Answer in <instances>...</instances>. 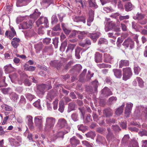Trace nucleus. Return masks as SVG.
Masks as SVG:
<instances>
[{"mask_svg": "<svg viewBox=\"0 0 147 147\" xmlns=\"http://www.w3.org/2000/svg\"><path fill=\"white\" fill-rule=\"evenodd\" d=\"M56 122L55 118L52 117H47L45 119L44 129L45 131L51 130L53 127Z\"/></svg>", "mask_w": 147, "mask_h": 147, "instance_id": "1", "label": "nucleus"}, {"mask_svg": "<svg viewBox=\"0 0 147 147\" xmlns=\"http://www.w3.org/2000/svg\"><path fill=\"white\" fill-rule=\"evenodd\" d=\"M123 79L126 81L129 79L132 75V74L131 68L127 67L123 69Z\"/></svg>", "mask_w": 147, "mask_h": 147, "instance_id": "2", "label": "nucleus"}, {"mask_svg": "<svg viewBox=\"0 0 147 147\" xmlns=\"http://www.w3.org/2000/svg\"><path fill=\"white\" fill-rule=\"evenodd\" d=\"M43 118L41 116H37L34 118V122L35 125L40 130L43 128Z\"/></svg>", "mask_w": 147, "mask_h": 147, "instance_id": "3", "label": "nucleus"}, {"mask_svg": "<svg viewBox=\"0 0 147 147\" xmlns=\"http://www.w3.org/2000/svg\"><path fill=\"white\" fill-rule=\"evenodd\" d=\"M58 127L59 128V129L64 127L68 128L67 123L66 120L64 118H60L59 119L56 126V128Z\"/></svg>", "mask_w": 147, "mask_h": 147, "instance_id": "4", "label": "nucleus"}, {"mask_svg": "<svg viewBox=\"0 0 147 147\" xmlns=\"http://www.w3.org/2000/svg\"><path fill=\"white\" fill-rule=\"evenodd\" d=\"M43 23L45 25L46 28L49 27L48 20L46 17H41L36 22L38 27L40 24H42Z\"/></svg>", "mask_w": 147, "mask_h": 147, "instance_id": "5", "label": "nucleus"}, {"mask_svg": "<svg viewBox=\"0 0 147 147\" xmlns=\"http://www.w3.org/2000/svg\"><path fill=\"white\" fill-rule=\"evenodd\" d=\"M122 45L125 48L129 47L130 49H131L134 47V42L131 38H128L125 40Z\"/></svg>", "mask_w": 147, "mask_h": 147, "instance_id": "6", "label": "nucleus"}, {"mask_svg": "<svg viewBox=\"0 0 147 147\" xmlns=\"http://www.w3.org/2000/svg\"><path fill=\"white\" fill-rule=\"evenodd\" d=\"M33 24L32 22L30 20L27 22H24L20 24L19 26L20 29H26L31 28Z\"/></svg>", "mask_w": 147, "mask_h": 147, "instance_id": "7", "label": "nucleus"}, {"mask_svg": "<svg viewBox=\"0 0 147 147\" xmlns=\"http://www.w3.org/2000/svg\"><path fill=\"white\" fill-rule=\"evenodd\" d=\"M133 106V104L130 102L126 104L125 114L127 117H128L131 113Z\"/></svg>", "mask_w": 147, "mask_h": 147, "instance_id": "8", "label": "nucleus"}, {"mask_svg": "<svg viewBox=\"0 0 147 147\" xmlns=\"http://www.w3.org/2000/svg\"><path fill=\"white\" fill-rule=\"evenodd\" d=\"M114 61V57L109 54L105 53L104 54V61L105 62L112 63Z\"/></svg>", "mask_w": 147, "mask_h": 147, "instance_id": "9", "label": "nucleus"}, {"mask_svg": "<svg viewBox=\"0 0 147 147\" xmlns=\"http://www.w3.org/2000/svg\"><path fill=\"white\" fill-rule=\"evenodd\" d=\"M89 13V16L87 20V25L90 26L91 25V22L93 21L94 20V11L92 10H90Z\"/></svg>", "mask_w": 147, "mask_h": 147, "instance_id": "10", "label": "nucleus"}, {"mask_svg": "<svg viewBox=\"0 0 147 147\" xmlns=\"http://www.w3.org/2000/svg\"><path fill=\"white\" fill-rule=\"evenodd\" d=\"M115 76L117 78H120L122 76L121 70L119 69H114L113 70Z\"/></svg>", "mask_w": 147, "mask_h": 147, "instance_id": "11", "label": "nucleus"}, {"mask_svg": "<svg viewBox=\"0 0 147 147\" xmlns=\"http://www.w3.org/2000/svg\"><path fill=\"white\" fill-rule=\"evenodd\" d=\"M100 34H101L100 32H97L95 33L90 34V37L93 41L96 42Z\"/></svg>", "mask_w": 147, "mask_h": 147, "instance_id": "12", "label": "nucleus"}, {"mask_svg": "<svg viewBox=\"0 0 147 147\" xmlns=\"http://www.w3.org/2000/svg\"><path fill=\"white\" fill-rule=\"evenodd\" d=\"M95 61L97 63H100L102 62V55L98 52L96 53L95 54Z\"/></svg>", "mask_w": 147, "mask_h": 147, "instance_id": "13", "label": "nucleus"}, {"mask_svg": "<svg viewBox=\"0 0 147 147\" xmlns=\"http://www.w3.org/2000/svg\"><path fill=\"white\" fill-rule=\"evenodd\" d=\"M5 73L6 74L10 73L13 70V68L11 64H9L5 66L4 67Z\"/></svg>", "mask_w": 147, "mask_h": 147, "instance_id": "14", "label": "nucleus"}, {"mask_svg": "<svg viewBox=\"0 0 147 147\" xmlns=\"http://www.w3.org/2000/svg\"><path fill=\"white\" fill-rule=\"evenodd\" d=\"M129 62L128 61L125 60H121L119 63V68H121L124 66H126L129 65Z\"/></svg>", "mask_w": 147, "mask_h": 147, "instance_id": "15", "label": "nucleus"}, {"mask_svg": "<svg viewBox=\"0 0 147 147\" xmlns=\"http://www.w3.org/2000/svg\"><path fill=\"white\" fill-rule=\"evenodd\" d=\"M70 142L71 144L74 146H76L79 143V141L76 139L75 136H74L70 139Z\"/></svg>", "mask_w": 147, "mask_h": 147, "instance_id": "16", "label": "nucleus"}, {"mask_svg": "<svg viewBox=\"0 0 147 147\" xmlns=\"http://www.w3.org/2000/svg\"><path fill=\"white\" fill-rule=\"evenodd\" d=\"M56 96L55 92H48L46 97L47 99L51 101Z\"/></svg>", "mask_w": 147, "mask_h": 147, "instance_id": "17", "label": "nucleus"}, {"mask_svg": "<svg viewBox=\"0 0 147 147\" xmlns=\"http://www.w3.org/2000/svg\"><path fill=\"white\" fill-rule=\"evenodd\" d=\"M125 105V103H123L122 105L116 110L115 113L117 115H119L122 113Z\"/></svg>", "mask_w": 147, "mask_h": 147, "instance_id": "18", "label": "nucleus"}, {"mask_svg": "<svg viewBox=\"0 0 147 147\" xmlns=\"http://www.w3.org/2000/svg\"><path fill=\"white\" fill-rule=\"evenodd\" d=\"M91 43L90 40L88 39H86L84 42H81L79 43L80 46L83 47H86L90 45Z\"/></svg>", "mask_w": 147, "mask_h": 147, "instance_id": "19", "label": "nucleus"}, {"mask_svg": "<svg viewBox=\"0 0 147 147\" xmlns=\"http://www.w3.org/2000/svg\"><path fill=\"white\" fill-rule=\"evenodd\" d=\"M24 68L26 71H32L35 69L36 67L32 66H29L27 64H26L24 66Z\"/></svg>", "mask_w": 147, "mask_h": 147, "instance_id": "20", "label": "nucleus"}, {"mask_svg": "<svg viewBox=\"0 0 147 147\" xmlns=\"http://www.w3.org/2000/svg\"><path fill=\"white\" fill-rule=\"evenodd\" d=\"M54 133H55V132H56L55 134L57 138L61 137L62 138L63 137L64 134L68 133L67 131L64 133V132L62 131H57V130L54 131Z\"/></svg>", "mask_w": 147, "mask_h": 147, "instance_id": "21", "label": "nucleus"}, {"mask_svg": "<svg viewBox=\"0 0 147 147\" xmlns=\"http://www.w3.org/2000/svg\"><path fill=\"white\" fill-rule=\"evenodd\" d=\"M125 10L126 11H130L133 9L134 6L130 2L127 3L125 5Z\"/></svg>", "mask_w": 147, "mask_h": 147, "instance_id": "22", "label": "nucleus"}, {"mask_svg": "<svg viewBox=\"0 0 147 147\" xmlns=\"http://www.w3.org/2000/svg\"><path fill=\"white\" fill-rule=\"evenodd\" d=\"M76 45L75 44H69L67 46V49L66 51V52L67 53L68 52H69L70 53H71L74 49Z\"/></svg>", "mask_w": 147, "mask_h": 147, "instance_id": "23", "label": "nucleus"}, {"mask_svg": "<svg viewBox=\"0 0 147 147\" xmlns=\"http://www.w3.org/2000/svg\"><path fill=\"white\" fill-rule=\"evenodd\" d=\"M110 19L108 18H106V21H107L106 23V24L109 26V27H110L111 29L114 28L115 26V23H113L112 21H109Z\"/></svg>", "mask_w": 147, "mask_h": 147, "instance_id": "24", "label": "nucleus"}, {"mask_svg": "<svg viewBox=\"0 0 147 147\" xmlns=\"http://www.w3.org/2000/svg\"><path fill=\"white\" fill-rule=\"evenodd\" d=\"M88 2L90 7H93L95 8L98 7V6L96 4L95 0H88Z\"/></svg>", "mask_w": 147, "mask_h": 147, "instance_id": "25", "label": "nucleus"}, {"mask_svg": "<svg viewBox=\"0 0 147 147\" xmlns=\"http://www.w3.org/2000/svg\"><path fill=\"white\" fill-rule=\"evenodd\" d=\"M67 40L66 39L61 43V45L60 49V50L61 51H64L65 47L67 45Z\"/></svg>", "mask_w": 147, "mask_h": 147, "instance_id": "26", "label": "nucleus"}, {"mask_svg": "<svg viewBox=\"0 0 147 147\" xmlns=\"http://www.w3.org/2000/svg\"><path fill=\"white\" fill-rule=\"evenodd\" d=\"M103 113L107 117H108L112 115L113 113L110 109H106L104 110Z\"/></svg>", "mask_w": 147, "mask_h": 147, "instance_id": "27", "label": "nucleus"}, {"mask_svg": "<svg viewBox=\"0 0 147 147\" xmlns=\"http://www.w3.org/2000/svg\"><path fill=\"white\" fill-rule=\"evenodd\" d=\"M64 102L61 100L59 103V111L61 113H63L64 110Z\"/></svg>", "mask_w": 147, "mask_h": 147, "instance_id": "28", "label": "nucleus"}, {"mask_svg": "<svg viewBox=\"0 0 147 147\" xmlns=\"http://www.w3.org/2000/svg\"><path fill=\"white\" fill-rule=\"evenodd\" d=\"M50 64L51 65L56 67L57 69L59 68L60 64L58 63L57 60L51 61L50 63Z\"/></svg>", "mask_w": 147, "mask_h": 147, "instance_id": "29", "label": "nucleus"}, {"mask_svg": "<svg viewBox=\"0 0 147 147\" xmlns=\"http://www.w3.org/2000/svg\"><path fill=\"white\" fill-rule=\"evenodd\" d=\"M97 66L100 68H111V65H110L107 64L105 63L98 64H97Z\"/></svg>", "mask_w": 147, "mask_h": 147, "instance_id": "30", "label": "nucleus"}, {"mask_svg": "<svg viewBox=\"0 0 147 147\" xmlns=\"http://www.w3.org/2000/svg\"><path fill=\"white\" fill-rule=\"evenodd\" d=\"M32 117L30 115L27 116L26 117V119L28 122V124L30 127H31L33 124Z\"/></svg>", "mask_w": 147, "mask_h": 147, "instance_id": "31", "label": "nucleus"}, {"mask_svg": "<svg viewBox=\"0 0 147 147\" xmlns=\"http://www.w3.org/2000/svg\"><path fill=\"white\" fill-rule=\"evenodd\" d=\"M3 109H4L6 111H11L13 110L12 108L10 106L7 105H3L2 106Z\"/></svg>", "mask_w": 147, "mask_h": 147, "instance_id": "32", "label": "nucleus"}, {"mask_svg": "<svg viewBox=\"0 0 147 147\" xmlns=\"http://www.w3.org/2000/svg\"><path fill=\"white\" fill-rule=\"evenodd\" d=\"M75 105L74 104L72 103H70L69 104L68 109V112H70L71 111L74 110L75 109Z\"/></svg>", "mask_w": 147, "mask_h": 147, "instance_id": "33", "label": "nucleus"}, {"mask_svg": "<svg viewBox=\"0 0 147 147\" xmlns=\"http://www.w3.org/2000/svg\"><path fill=\"white\" fill-rule=\"evenodd\" d=\"M136 80L138 82L139 86L141 87H142L144 85V82L142 79L140 77H137Z\"/></svg>", "mask_w": 147, "mask_h": 147, "instance_id": "34", "label": "nucleus"}, {"mask_svg": "<svg viewBox=\"0 0 147 147\" xmlns=\"http://www.w3.org/2000/svg\"><path fill=\"white\" fill-rule=\"evenodd\" d=\"M80 51V47H78L75 50V56L77 59H79L80 57L79 54Z\"/></svg>", "mask_w": 147, "mask_h": 147, "instance_id": "35", "label": "nucleus"}, {"mask_svg": "<svg viewBox=\"0 0 147 147\" xmlns=\"http://www.w3.org/2000/svg\"><path fill=\"white\" fill-rule=\"evenodd\" d=\"M144 18V16L140 13H138L136 17H133V18L135 20H140Z\"/></svg>", "mask_w": 147, "mask_h": 147, "instance_id": "36", "label": "nucleus"}, {"mask_svg": "<svg viewBox=\"0 0 147 147\" xmlns=\"http://www.w3.org/2000/svg\"><path fill=\"white\" fill-rule=\"evenodd\" d=\"M26 98L28 99L30 101H32L33 99L35 98V96L30 93H27L26 94Z\"/></svg>", "mask_w": 147, "mask_h": 147, "instance_id": "37", "label": "nucleus"}, {"mask_svg": "<svg viewBox=\"0 0 147 147\" xmlns=\"http://www.w3.org/2000/svg\"><path fill=\"white\" fill-rule=\"evenodd\" d=\"M26 102V100L24 96H22L20 97V99L19 102V104L21 105L25 104Z\"/></svg>", "mask_w": 147, "mask_h": 147, "instance_id": "38", "label": "nucleus"}, {"mask_svg": "<svg viewBox=\"0 0 147 147\" xmlns=\"http://www.w3.org/2000/svg\"><path fill=\"white\" fill-rule=\"evenodd\" d=\"M107 40L104 38H100L98 42V44L100 45L102 44L107 43Z\"/></svg>", "mask_w": 147, "mask_h": 147, "instance_id": "39", "label": "nucleus"}, {"mask_svg": "<svg viewBox=\"0 0 147 147\" xmlns=\"http://www.w3.org/2000/svg\"><path fill=\"white\" fill-rule=\"evenodd\" d=\"M109 132L107 136V138L108 140L109 141L111 140L113 138H114L112 134H110L111 130L110 129H108Z\"/></svg>", "mask_w": 147, "mask_h": 147, "instance_id": "40", "label": "nucleus"}, {"mask_svg": "<svg viewBox=\"0 0 147 147\" xmlns=\"http://www.w3.org/2000/svg\"><path fill=\"white\" fill-rule=\"evenodd\" d=\"M51 20V23L52 24L56 23L58 21V19L56 16L55 15H53L52 16Z\"/></svg>", "mask_w": 147, "mask_h": 147, "instance_id": "41", "label": "nucleus"}, {"mask_svg": "<svg viewBox=\"0 0 147 147\" xmlns=\"http://www.w3.org/2000/svg\"><path fill=\"white\" fill-rule=\"evenodd\" d=\"M10 97L12 100L14 101H16L18 98V95L15 93L10 95Z\"/></svg>", "mask_w": 147, "mask_h": 147, "instance_id": "42", "label": "nucleus"}, {"mask_svg": "<svg viewBox=\"0 0 147 147\" xmlns=\"http://www.w3.org/2000/svg\"><path fill=\"white\" fill-rule=\"evenodd\" d=\"M85 35L86 34L84 32H79L78 37L79 39H82L84 38Z\"/></svg>", "mask_w": 147, "mask_h": 147, "instance_id": "43", "label": "nucleus"}, {"mask_svg": "<svg viewBox=\"0 0 147 147\" xmlns=\"http://www.w3.org/2000/svg\"><path fill=\"white\" fill-rule=\"evenodd\" d=\"M71 117L72 119L75 121L78 120V115L76 113L73 114L71 115Z\"/></svg>", "mask_w": 147, "mask_h": 147, "instance_id": "44", "label": "nucleus"}, {"mask_svg": "<svg viewBox=\"0 0 147 147\" xmlns=\"http://www.w3.org/2000/svg\"><path fill=\"white\" fill-rule=\"evenodd\" d=\"M134 70L135 74L138 75L141 69L139 66H135L134 68Z\"/></svg>", "mask_w": 147, "mask_h": 147, "instance_id": "45", "label": "nucleus"}, {"mask_svg": "<svg viewBox=\"0 0 147 147\" xmlns=\"http://www.w3.org/2000/svg\"><path fill=\"white\" fill-rule=\"evenodd\" d=\"M103 9L107 13L112 12L114 11V10L112 9L111 7H104L103 8Z\"/></svg>", "mask_w": 147, "mask_h": 147, "instance_id": "46", "label": "nucleus"}, {"mask_svg": "<svg viewBox=\"0 0 147 147\" xmlns=\"http://www.w3.org/2000/svg\"><path fill=\"white\" fill-rule=\"evenodd\" d=\"M40 100L38 99L37 101H35L33 103V105L35 107L39 108L40 107Z\"/></svg>", "mask_w": 147, "mask_h": 147, "instance_id": "47", "label": "nucleus"}, {"mask_svg": "<svg viewBox=\"0 0 147 147\" xmlns=\"http://www.w3.org/2000/svg\"><path fill=\"white\" fill-rule=\"evenodd\" d=\"M129 18V15H126L125 16H122L120 15L119 16V19L120 21H122L124 20L128 19Z\"/></svg>", "mask_w": 147, "mask_h": 147, "instance_id": "48", "label": "nucleus"}, {"mask_svg": "<svg viewBox=\"0 0 147 147\" xmlns=\"http://www.w3.org/2000/svg\"><path fill=\"white\" fill-rule=\"evenodd\" d=\"M58 101V99H56L53 102V108L54 110L57 109Z\"/></svg>", "mask_w": 147, "mask_h": 147, "instance_id": "49", "label": "nucleus"}, {"mask_svg": "<svg viewBox=\"0 0 147 147\" xmlns=\"http://www.w3.org/2000/svg\"><path fill=\"white\" fill-rule=\"evenodd\" d=\"M92 116L94 120L95 121L97 122L99 120V119L96 113L93 112L92 113Z\"/></svg>", "mask_w": 147, "mask_h": 147, "instance_id": "50", "label": "nucleus"}, {"mask_svg": "<svg viewBox=\"0 0 147 147\" xmlns=\"http://www.w3.org/2000/svg\"><path fill=\"white\" fill-rule=\"evenodd\" d=\"M117 98L115 97H112L109 99V102L110 103L115 102L117 100Z\"/></svg>", "mask_w": 147, "mask_h": 147, "instance_id": "51", "label": "nucleus"}, {"mask_svg": "<svg viewBox=\"0 0 147 147\" xmlns=\"http://www.w3.org/2000/svg\"><path fill=\"white\" fill-rule=\"evenodd\" d=\"M11 44L15 48H16L19 45L18 43L16 41H12Z\"/></svg>", "mask_w": 147, "mask_h": 147, "instance_id": "52", "label": "nucleus"}, {"mask_svg": "<svg viewBox=\"0 0 147 147\" xmlns=\"http://www.w3.org/2000/svg\"><path fill=\"white\" fill-rule=\"evenodd\" d=\"M76 33V31L75 30H73L71 32V34L69 36V38H72L75 36Z\"/></svg>", "mask_w": 147, "mask_h": 147, "instance_id": "53", "label": "nucleus"}, {"mask_svg": "<svg viewBox=\"0 0 147 147\" xmlns=\"http://www.w3.org/2000/svg\"><path fill=\"white\" fill-rule=\"evenodd\" d=\"M38 10L36 9L34 13H33V15L34 16L35 18H36L37 17L39 16L40 14V12H37L38 11Z\"/></svg>", "mask_w": 147, "mask_h": 147, "instance_id": "54", "label": "nucleus"}, {"mask_svg": "<svg viewBox=\"0 0 147 147\" xmlns=\"http://www.w3.org/2000/svg\"><path fill=\"white\" fill-rule=\"evenodd\" d=\"M48 86V85L47 84H42L41 85H40L38 86V88H41V90H43V89H45L46 88H47Z\"/></svg>", "mask_w": 147, "mask_h": 147, "instance_id": "55", "label": "nucleus"}, {"mask_svg": "<svg viewBox=\"0 0 147 147\" xmlns=\"http://www.w3.org/2000/svg\"><path fill=\"white\" fill-rule=\"evenodd\" d=\"M51 40V38H46L43 39V42L44 43L48 44L50 42Z\"/></svg>", "mask_w": 147, "mask_h": 147, "instance_id": "56", "label": "nucleus"}, {"mask_svg": "<svg viewBox=\"0 0 147 147\" xmlns=\"http://www.w3.org/2000/svg\"><path fill=\"white\" fill-rule=\"evenodd\" d=\"M139 134L140 136H147V131L146 130H143L142 131H140L139 132Z\"/></svg>", "mask_w": 147, "mask_h": 147, "instance_id": "57", "label": "nucleus"}, {"mask_svg": "<svg viewBox=\"0 0 147 147\" xmlns=\"http://www.w3.org/2000/svg\"><path fill=\"white\" fill-rule=\"evenodd\" d=\"M16 33L15 31L10 32L9 33V38L10 39H11L13 37L16 35Z\"/></svg>", "mask_w": 147, "mask_h": 147, "instance_id": "58", "label": "nucleus"}, {"mask_svg": "<svg viewBox=\"0 0 147 147\" xmlns=\"http://www.w3.org/2000/svg\"><path fill=\"white\" fill-rule=\"evenodd\" d=\"M112 128L115 131H119L120 130L119 127L117 125L113 126Z\"/></svg>", "mask_w": 147, "mask_h": 147, "instance_id": "59", "label": "nucleus"}, {"mask_svg": "<svg viewBox=\"0 0 147 147\" xmlns=\"http://www.w3.org/2000/svg\"><path fill=\"white\" fill-rule=\"evenodd\" d=\"M112 90L107 87H105L102 91V92H111Z\"/></svg>", "mask_w": 147, "mask_h": 147, "instance_id": "60", "label": "nucleus"}, {"mask_svg": "<svg viewBox=\"0 0 147 147\" xmlns=\"http://www.w3.org/2000/svg\"><path fill=\"white\" fill-rule=\"evenodd\" d=\"M60 30V25L58 24L53 28V30L55 31L59 30Z\"/></svg>", "mask_w": 147, "mask_h": 147, "instance_id": "61", "label": "nucleus"}, {"mask_svg": "<svg viewBox=\"0 0 147 147\" xmlns=\"http://www.w3.org/2000/svg\"><path fill=\"white\" fill-rule=\"evenodd\" d=\"M121 28L122 30L123 31H126L127 30V27L126 26L122 23H121Z\"/></svg>", "mask_w": 147, "mask_h": 147, "instance_id": "62", "label": "nucleus"}, {"mask_svg": "<svg viewBox=\"0 0 147 147\" xmlns=\"http://www.w3.org/2000/svg\"><path fill=\"white\" fill-rule=\"evenodd\" d=\"M129 138V137L128 135H125L122 139V141L123 142H125Z\"/></svg>", "mask_w": 147, "mask_h": 147, "instance_id": "63", "label": "nucleus"}, {"mask_svg": "<svg viewBox=\"0 0 147 147\" xmlns=\"http://www.w3.org/2000/svg\"><path fill=\"white\" fill-rule=\"evenodd\" d=\"M82 143L83 144L86 146L88 147H90V146H91L89 143L86 141H83Z\"/></svg>", "mask_w": 147, "mask_h": 147, "instance_id": "64", "label": "nucleus"}]
</instances>
